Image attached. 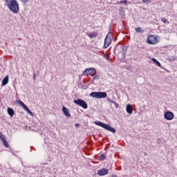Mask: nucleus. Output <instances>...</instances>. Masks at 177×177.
<instances>
[{"instance_id":"obj_1","label":"nucleus","mask_w":177,"mask_h":177,"mask_svg":"<svg viewBox=\"0 0 177 177\" xmlns=\"http://www.w3.org/2000/svg\"><path fill=\"white\" fill-rule=\"evenodd\" d=\"M8 9L15 15H17L20 11V6L17 0H4Z\"/></svg>"},{"instance_id":"obj_2","label":"nucleus","mask_w":177,"mask_h":177,"mask_svg":"<svg viewBox=\"0 0 177 177\" xmlns=\"http://www.w3.org/2000/svg\"><path fill=\"white\" fill-rule=\"evenodd\" d=\"M94 124H95V125H98V127H101L102 128L106 129V131H109V132H112V133H115V132L117 131L115 129L110 127V124L103 123L99 121H95Z\"/></svg>"},{"instance_id":"obj_3","label":"nucleus","mask_w":177,"mask_h":177,"mask_svg":"<svg viewBox=\"0 0 177 177\" xmlns=\"http://www.w3.org/2000/svg\"><path fill=\"white\" fill-rule=\"evenodd\" d=\"M90 96H91V97H95V99H103L107 97V93H106V92H92Z\"/></svg>"},{"instance_id":"obj_4","label":"nucleus","mask_w":177,"mask_h":177,"mask_svg":"<svg viewBox=\"0 0 177 177\" xmlns=\"http://www.w3.org/2000/svg\"><path fill=\"white\" fill-rule=\"evenodd\" d=\"M96 69L93 68H87L83 72V75H91V77H95L96 75Z\"/></svg>"},{"instance_id":"obj_5","label":"nucleus","mask_w":177,"mask_h":177,"mask_svg":"<svg viewBox=\"0 0 177 177\" xmlns=\"http://www.w3.org/2000/svg\"><path fill=\"white\" fill-rule=\"evenodd\" d=\"M111 37H113V33L111 32L106 35L104 44V49L109 48V45H111Z\"/></svg>"},{"instance_id":"obj_6","label":"nucleus","mask_w":177,"mask_h":177,"mask_svg":"<svg viewBox=\"0 0 177 177\" xmlns=\"http://www.w3.org/2000/svg\"><path fill=\"white\" fill-rule=\"evenodd\" d=\"M17 104H20V106L22 107V109H24V110H25V111H27L28 114H30V115H31L32 117H34V113H32V112L30 111V109H28V107H27V105L26 104H24V102H23V101L18 100Z\"/></svg>"},{"instance_id":"obj_7","label":"nucleus","mask_w":177,"mask_h":177,"mask_svg":"<svg viewBox=\"0 0 177 177\" xmlns=\"http://www.w3.org/2000/svg\"><path fill=\"white\" fill-rule=\"evenodd\" d=\"M74 103L75 104H77V106H80V107H82L84 109H88V104H86V102H85L83 100H81V99L75 100Z\"/></svg>"},{"instance_id":"obj_8","label":"nucleus","mask_w":177,"mask_h":177,"mask_svg":"<svg viewBox=\"0 0 177 177\" xmlns=\"http://www.w3.org/2000/svg\"><path fill=\"white\" fill-rule=\"evenodd\" d=\"M147 42L149 45H156V44H158V39L154 35H150L147 38Z\"/></svg>"},{"instance_id":"obj_9","label":"nucleus","mask_w":177,"mask_h":177,"mask_svg":"<svg viewBox=\"0 0 177 177\" xmlns=\"http://www.w3.org/2000/svg\"><path fill=\"white\" fill-rule=\"evenodd\" d=\"M97 174L99 176H104L106 175H109V169H107L106 168H102L97 171Z\"/></svg>"},{"instance_id":"obj_10","label":"nucleus","mask_w":177,"mask_h":177,"mask_svg":"<svg viewBox=\"0 0 177 177\" xmlns=\"http://www.w3.org/2000/svg\"><path fill=\"white\" fill-rule=\"evenodd\" d=\"M165 120H167L168 121H171V120H174V113L171 112V111H167L166 113H165V115H164Z\"/></svg>"},{"instance_id":"obj_11","label":"nucleus","mask_w":177,"mask_h":177,"mask_svg":"<svg viewBox=\"0 0 177 177\" xmlns=\"http://www.w3.org/2000/svg\"><path fill=\"white\" fill-rule=\"evenodd\" d=\"M62 111L64 115H66V117H68V118H70V117H71V114H70V111H68V109L66 106L62 107Z\"/></svg>"},{"instance_id":"obj_12","label":"nucleus","mask_w":177,"mask_h":177,"mask_svg":"<svg viewBox=\"0 0 177 177\" xmlns=\"http://www.w3.org/2000/svg\"><path fill=\"white\" fill-rule=\"evenodd\" d=\"M126 111H127V113H128L129 114H132V113L133 111V109L132 108V105L129 104L126 107Z\"/></svg>"},{"instance_id":"obj_13","label":"nucleus","mask_w":177,"mask_h":177,"mask_svg":"<svg viewBox=\"0 0 177 177\" xmlns=\"http://www.w3.org/2000/svg\"><path fill=\"white\" fill-rule=\"evenodd\" d=\"M7 112L8 114H9V115L11 117H13L15 115V111L12 108H8Z\"/></svg>"},{"instance_id":"obj_14","label":"nucleus","mask_w":177,"mask_h":177,"mask_svg":"<svg viewBox=\"0 0 177 177\" xmlns=\"http://www.w3.org/2000/svg\"><path fill=\"white\" fill-rule=\"evenodd\" d=\"M8 82H9V76L7 75L2 81V86H5V85H7Z\"/></svg>"},{"instance_id":"obj_15","label":"nucleus","mask_w":177,"mask_h":177,"mask_svg":"<svg viewBox=\"0 0 177 177\" xmlns=\"http://www.w3.org/2000/svg\"><path fill=\"white\" fill-rule=\"evenodd\" d=\"M151 61L153 62V63H155V64H156L158 67H161V64L160 63V62L157 61L156 58H152Z\"/></svg>"},{"instance_id":"obj_16","label":"nucleus","mask_w":177,"mask_h":177,"mask_svg":"<svg viewBox=\"0 0 177 177\" xmlns=\"http://www.w3.org/2000/svg\"><path fill=\"white\" fill-rule=\"evenodd\" d=\"M135 30L136 32H140V34H142V32H145V30L141 27L136 28Z\"/></svg>"},{"instance_id":"obj_17","label":"nucleus","mask_w":177,"mask_h":177,"mask_svg":"<svg viewBox=\"0 0 177 177\" xmlns=\"http://www.w3.org/2000/svg\"><path fill=\"white\" fill-rule=\"evenodd\" d=\"M88 37H89V38L93 39V38H96V37H97V34L96 32L95 33H90L88 35Z\"/></svg>"},{"instance_id":"obj_18","label":"nucleus","mask_w":177,"mask_h":177,"mask_svg":"<svg viewBox=\"0 0 177 177\" xmlns=\"http://www.w3.org/2000/svg\"><path fill=\"white\" fill-rule=\"evenodd\" d=\"M3 143V146H5V147H9V144H8V141H6V139H5V137L1 140Z\"/></svg>"},{"instance_id":"obj_19","label":"nucleus","mask_w":177,"mask_h":177,"mask_svg":"<svg viewBox=\"0 0 177 177\" xmlns=\"http://www.w3.org/2000/svg\"><path fill=\"white\" fill-rule=\"evenodd\" d=\"M168 60H169V62H174V60H176V56H171L169 57Z\"/></svg>"},{"instance_id":"obj_20","label":"nucleus","mask_w":177,"mask_h":177,"mask_svg":"<svg viewBox=\"0 0 177 177\" xmlns=\"http://www.w3.org/2000/svg\"><path fill=\"white\" fill-rule=\"evenodd\" d=\"M120 15L122 17H124L125 16V10L124 9L120 10Z\"/></svg>"},{"instance_id":"obj_21","label":"nucleus","mask_w":177,"mask_h":177,"mask_svg":"<svg viewBox=\"0 0 177 177\" xmlns=\"http://www.w3.org/2000/svg\"><path fill=\"white\" fill-rule=\"evenodd\" d=\"M106 160V156L104 154H102L100 156V161H104Z\"/></svg>"},{"instance_id":"obj_22","label":"nucleus","mask_w":177,"mask_h":177,"mask_svg":"<svg viewBox=\"0 0 177 177\" xmlns=\"http://www.w3.org/2000/svg\"><path fill=\"white\" fill-rule=\"evenodd\" d=\"M161 21H162L165 24H169V21H167L166 18H162Z\"/></svg>"},{"instance_id":"obj_23","label":"nucleus","mask_w":177,"mask_h":177,"mask_svg":"<svg viewBox=\"0 0 177 177\" xmlns=\"http://www.w3.org/2000/svg\"><path fill=\"white\" fill-rule=\"evenodd\" d=\"M107 100H108L109 103H112L113 104H114V103H115V101L114 100L108 98Z\"/></svg>"},{"instance_id":"obj_24","label":"nucleus","mask_w":177,"mask_h":177,"mask_svg":"<svg viewBox=\"0 0 177 177\" xmlns=\"http://www.w3.org/2000/svg\"><path fill=\"white\" fill-rule=\"evenodd\" d=\"M128 1H127V0H124V1H121L120 2V5H122V3H124V5H127Z\"/></svg>"},{"instance_id":"obj_25","label":"nucleus","mask_w":177,"mask_h":177,"mask_svg":"<svg viewBox=\"0 0 177 177\" xmlns=\"http://www.w3.org/2000/svg\"><path fill=\"white\" fill-rule=\"evenodd\" d=\"M104 57H105V59L106 60H110V57L109 55H107L106 54H104Z\"/></svg>"},{"instance_id":"obj_26","label":"nucleus","mask_w":177,"mask_h":177,"mask_svg":"<svg viewBox=\"0 0 177 177\" xmlns=\"http://www.w3.org/2000/svg\"><path fill=\"white\" fill-rule=\"evenodd\" d=\"M3 138H5V136H3V134L0 131V139L2 140Z\"/></svg>"},{"instance_id":"obj_27","label":"nucleus","mask_w":177,"mask_h":177,"mask_svg":"<svg viewBox=\"0 0 177 177\" xmlns=\"http://www.w3.org/2000/svg\"><path fill=\"white\" fill-rule=\"evenodd\" d=\"M114 106H115L116 109H118V107H120V105L115 102V103H113Z\"/></svg>"},{"instance_id":"obj_28","label":"nucleus","mask_w":177,"mask_h":177,"mask_svg":"<svg viewBox=\"0 0 177 177\" xmlns=\"http://www.w3.org/2000/svg\"><path fill=\"white\" fill-rule=\"evenodd\" d=\"M21 2H23L24 3H26V2H28V0H19Z\"/></svg>"},{"instance_id":"obj_29","label":"nucleus","mask_w":177,"mask_h":177,"mask_svg":"<svg viewBox=\"0 0 177 177\" xmlns=\"http://www.w3.org/2000/svg\"><path fill=\"white\" fill-rule=\"evenodd\" d=\"M93 80H99V75L94 76Z\"/></svg>"},{"instance_id":"obj_30","label":"nucleus","mask_w":177,"mask_h":177,"mask_svg":"<svg viewBox=\"0 0 177 177\" xmlns=\"http://www.w3.org/2000/svg\"><path fill=\"white\" fill-rule=\"evenodd\" d=\"M151 0H142V2L146 3L147 2H150Z\"/></svg>"},{"instance_id":"obj_31","label":"nucleus","mask_w":177,"mask_h":177,"mask_svg":"<svg viewBox=\"0 0 177 177\" xmlns=\"http://www.w3.org/2000/svg\"><path fill=\"white\" fill-rule=\"evenodd\" d=\"M75 127H80V124L76 123V124H75Z\"/></svg>"},{"instance_id":"obj_32","label":"nucleus","mask_w":177,"mask_h":177,"mask_svg":"<svg viewBox=\"0 0 177 177\" xmlns=\"http://www.w3.org/2000/svg\"><path fill=\"white\" fill-rule=\"evenodd\" d=\"M122 49H123V50H124V49H127V47L122 46Z\"/></svg>"},{"instance_id":"obj_33","label":"nucleus","mask_w":177,"mask_h":177,"mask_svg":"<svg viewBox=\"0 0 177 177\" xmlns=\"http://www.w3.org/2000/svg\"><path fill=\"white\" fill-rule=\"evenodd\" d=\"M33 80H35V74L33 75Z\"/></svg>"},{"instance_id":"obj_34","label":"nucleus","mask_w":177,"mask_h":177,"mask_svg":"<svg viewBox=\"0 0 177 177\" xmlns=\"http://www.w3.org/2000/svg\"><path fill=\"white\" fill-rule=\"evenodd\" d=\"M112 177H117V176L116 175H113Z\"/></svg>"}]
</instances>
